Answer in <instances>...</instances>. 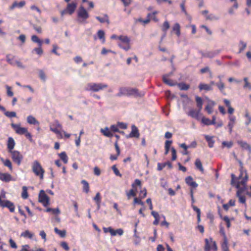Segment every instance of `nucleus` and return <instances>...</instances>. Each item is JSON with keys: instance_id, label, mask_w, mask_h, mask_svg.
I'll list each match as a JSON object with an SVG mask.
<instances>
[{"instance_id": "nucleus-1", "label": "nucleus", "mask_w": 251, "mask_h": 251, "mask_svg": "<svg viewBox=\"0 0 251 251\" xmlns=\"http://www.w3.org/2000/svg\"><path fill=\"white\" fill-rule=\"evenodd\" d=\"M241 166L240 175L239 176L238 181L236 184V187L238 190L245 191L247 189V182L248 180V176L246 171H243V163L241 161H239Z\"/></svg>"}, {"instance_id": "nucleus-2", "label": "nucleus", "mask_w": 251, "mask_h": 251, "mask_svg": "<svg viewBox=\"0 0 251 251\" xmlns=\"http://www.w3.org/2000/svg\"><path fill=\"white\" fill-rule=\"evenodd\" d=\"M144 92H139L136 88H132L129 87H121L119 89V92L117 94V96L121 97L122 96H133L136 98L142 97L144 96Z\"/></svg>"}, {"instance_id": "nucleus-3", "label": "nucleus", "mask_w": 251, "mask_h": 251, "mask_svg": "<svg viewBox=\"0 0 251 251\" xmlns=\"http://www.w3.org/2000/svg\"><path fill=\"white\" fill-rule=\"evenodd\" d=\"M77 21L79 23H85L86 21L89 17V14L86 9L83 6H80L77 11Z\"/></svg>"}, {"instance_id": "nucleus-4", "label": "nucleus", "mask_w": 251, "mask_h": 251, "mask_svg": "<svg viewBox=\"0 0 251 251\" xmlns=\"http://www.w3.org/2000/svg\"><path fill=\"white\" fill-rule=\"evenodd\" d=\"M107 87L108 85L104 83H89L87 84L85 89L88 91L98 92Z\"/></svg>"}, {"instance_id": "nucleus-5", "label": "nucleus", "mask_w": 251, "mask_h": 251, "mask_svg": "<svg viewBox=\"0 0 251 251\" xmlns=\"http://www.w3.org/2000/svg\"><path fill=\"white\" fill-rule=\"evenodd\" d=\"M32 170L35 175L36 176H39L41 179L44 178L45 170L38 161L35 160L33 162L32 166Z\"/></svg>"}, {"instance_id": "nucleus-6", "label": "nucleus", "mask_w": 251, "mask_h": 251, "mask_svg": "<svg viewBox=\"0 0 251 251\" xmlns=\"http://www.w3.org/2000/svg\"><path fill=\"white\" fill-rule=\"evenodd\" d=\"M62 128V125L59 123L58 120L54 121L53 123L50 126V130L57 135H58L61 138L62 137V133L59 130Z\"/></svg>"}, {"instance_id": "nucleus-7", "label": "nucleus", "mask_w": 251, "mask_h": 251, "mask_svg": "<svg viewBox=\"0 0 251 251\" xmlns=\"http://www.w3.org/2000/svg\"><path fill=\"white\" fill-rule=\"evenodd\" d=\"M39 201L47 207L50 204V199L43 190H41L39 194Z\"/></svg>"}, {"instance_id": "nucleus-8", "label": "nucleus", "mask_w": 251, "mask_h": 251, "mask_svg": "<svg viewBox=\"0 0 251 251\" xmlns=\"http://www.w3.org/2000/svg\"><path fill=\"white\" fill-rule=\"evenodd\" d=\"M0 207L8 208L10 212H14L15 211V205L13 202L8 200H2L0 196Z\"/></svg>"}, {"instance_id": "nucleus-9", "label": "nucleus", "mask_w": 251, "mask_h": 251, "mask_svg": "<svg viewBox=\"0 0 251 251\" xmlns=\"http://www.w3.org/2000/svg\"><path fill=\"white\" fill-rule=\"evenodd\" d=\"M11 154V157L13 161L16 163L18 166L21 163L22 160H23V155L17 151H13L10 152Z\"/></svg>"}, {"instance_id": "nucleus-10", "label": "nucleus", "mask_w": 251, "mask_h": 251, "mask_svg": "<svg viewBox=\"0 0 251 251\" xmlns=\"http://www.w3.org/2000/svg\"><path fill=\"white\" fill-rule=\"evenodd\" d=\"M11 126L15 130V132L20 135L24 134L27 131V128L25 127H22L20 126V125L12 124Z\"/></svg>"}, {"instance_id": "nucleus-11", "label": "nucleus", "mask_w": 251, "mask_h": 251, "mask_svg": "<svg viewBox=\"0 0 251 251\" xmlns=\"http://www.w3.org/2000/svg\"><path fill=\"white\" fill-rule=\"evenodd\" d=\"M131 128H132L131 132H130V133L129 135H126V138H132V137L138 138L139 137L140 134L139 133V130H138L137 127L135 126L132 125Z\"/></svg>"}, {"instance_id": "nucleus-12", "label": "nucleus", "mask_w": 251, "mask_h": 251, "mask_svg": "<svg viewBox=\"0 0 251 251\" xmlns=\"http://www.w3.org/2000/svg\"><path fill=\"white\" fill-rule=\"evenodd\" d=\"M76 6L77 4L75 2H73L71 3H68L66 9L69 14L72 15L75 12Z\"/></svg>"}, {"instance_id": "nucleus-13", "label": "nucleus", "mask_w": 251, "mask_h": 251, "mask_svg": "<svg viewBox=\"0 0 251 251\" xmlns=\"http://www.w3.org/2000/svg\"><path fill=\"white\" fill-rule=\"evenodd\" d=\"M201 111V110L199 109L198 110L191 109L189 112L187 113V115L190 117L195 118L197 120H199Z\"/></svg>"}, {"instance_id": "nucleus-14", "label": "nucleus", "mask_w": 251, "mask_h": 251, "mask_svg": "<svg viewBox=\"0 0 251 251\" xmlns=\"http://www.w3.org/2000/svg\"><path fill=\"white\" fill-rule=\"evenodd\" d=\"M25 5V0H22L19 2H17L16 1H14L12 4L9 6V9L10 10H12L15 8H21Z\"/></svg>"}, {"instance_id": "nucleus-15", "label": "nucleus", "mask_w": 251, "mask_h": 251, "mask_svg": "<svg viewBox=\"0 0 251 251\" xmlns=\"http://www.w3.org/2000/svg\"><path fill=\"white\" fill-rule=\"evenodd\" d=\"M185 182L188 185L194 188L197 187L198 186V184L196 182L194 181L193 177L191 176H187L185 178Z\"/></svg>"}, {"instance_id": "nucleus-16", "label": "nucleus", "mask_w": 251, "mask_h": 251, "mask_svg": "<svg viewBox=\"0 0 251 251\" xmlns=\"http://www.w3.org/2000/svg\"><path fill=\"white\" fill-rule=\"evenodd\" d=\"M0 180L8 182L12 180L11 176L7 173H0Z\"/></svg>"}, {"instance_id": "nucleus-17", "label": "nucleus", "mask_w": 251, "mask_h": 251, "mask_svg": "<svg viewBox=\"0 0 251 251\" xmlns=\"http://www.w3.org/2000/svg\"><path fill=\"white\" fill-rule=\"evenodd\" d=\"M215 103L214 101L209 100L208 104L205 106V110L208 113L210 114L213 112V107L214 106Z\"/></svg>"}, {"instance_id": "nucleus-18", "label": "nucleus", "mask_w": 251, "mask_h": 251, "mask_svg": "<svg viewBox=\"0 0 251 251\" xmlns=\"http://www.w3.org/2000/svg\"><path fill=\"white\" fill-rule=\"evenodd\" d=\"M15 143L14 139L12 137H9L7 142V149L8 151H12V150L14 149Z\"/></svg>"}, {"instance_id": "nucleus-19", "label": "nucleus", "mask_w": 251, "mask_h": 251, "mask_svg": "<svg viewBox=\"0 0 251 251\" xmlns=\"http://www.w3.org/2000/svg\"><path fill=\"white\" fill-rule=\"evenodd\" d=\"M169 28H170L169 23L167 21H165L164 22V23L163 24V25L161 27V29L164 32V33L161 37V41H162L163 39L165 37L166 31Z\"/></svg>"}, {"instance_id": "nucleus-20", "label": "nucleus", "mask_w": 251, "mask_h": 251, "mask_svg": "<svg viewBox=\"0 0 251 251\" xmlns=\"http://www.w3.org/2000/svg\"><path fill=\"white\" fill-rule=\"evenodd\" d=\"M237 143L244 149L249 151L250 152H251V147L246 142L243 141H238Z\"/></svg>"}, {"instance_id": "nucleus-21", "label": "nucleus", "mask_w": 251, "mask_h": 251, "mask_svg": "<svg viewBox=\"0 0 251 251\" xmlns=\"http://www.w3.org/2000/svg\"><path fill=\"white\" fill-rule=\"evenodd\" d=\"M199 88L200 91L205 90L206 91H212L213 87L211 86H209V84L201 83L199 85Z\"/></svg>"}, {"instance_id": "nucleus-22", "label": "nucleus", "mask_w": 251, "mask_h": 251, "mask_svg": "<svg viewBox=\"0 0 251 251\" xmlns=\"http://www.w3.org/2000/svg\"><path fill=\"white\" fill-rule=\"evenodd\" d=\"M110 130V128L107 127H105L104 128L100 129V132L106 137H111L113 136V134L111 133Z\"/></svg>"}, {"instance_id": "nucleus-23", "label": "nucleus", "mask_w": 251, "mask_h": 251, "mask_svg": "<svg viewBox=\"0 0 251 251\" xmlns=\"http://www.w3.org/2000/svg\"><path fill=\"white\" fill-rule=\"evenodd\" d=\"M200 53L201 54L202 57L213 58L216 55V52L214 51H206L204 52L201 51Z\"/></svg>"}, {"instance_id": "nucleus-24", "label": "nucleus", "mask_w": 251, "mask_h": 251, "mask_svg": "<svg viewBox=\"0 0 251 251\" xmlns=\"http://www.w3.org/2000/svg\"><path fill=\"white\" fill-rule=\"evenodd\" d=\"M6 61L12 66L16 65L17 60L15 59V57L11 54H7L6 56Z\"/></svg>"}, {"instance_id": "nucleus-25", "label": "nucleus", "mask_w": 251, "mask_h": 251, "mask_svg": "<svg viewBox=\"0 0 251 251\" xmlns=\"http://www.w3.org/2000/svg\"><path fill=\"white\" fill-rule=\"evenodd\" d=\"M166 165H168V168L169 169L172 168V165L171 163L169 161H168L165 163H157V170L158 171H161L164 167L166 166Z\"/></svg>"}, {"instance_id": "nucleus-26", "label": "nucleus", "mask_w": 251, "mask_h": 251, "mask_svg": "<svg viewBox=\"0 0 251 251\" xmlns=\"http://www.w3.org/2000/svg\"><path fill=\"white\" fill-rule=\"evenodd\" d=\"M172 31L176 32L177 37H179L181 34L180 25L177 23L175 24L172 27Z\"/></svg>"}, {"instance_id": "nucleus-27", "label": "nucleus", "mask_w": 251, "mask_h": 251, "mask_svg": "<svg viewBox=\"0 0 251 251\" xmlns=\"http://www.w3.org/2000/svg\"><path fill=\"white\" fill-rule=\"evenodd\" d=\"M162 80L164 83L171 86H175L177 84L176 82H174L169 78H166V76H162Z\"/></svg>"}, {"instance_id": "nucleus-28", "label": "nucleus", "mask_w": 251, "mask_h": 251, "mask_svg": "<svg viewBox=\"0 0 251 251\" xmlns=\"http://www.w3.org/2000/svg\"><path fill=\"white\" fill-rule=\"evenodd\" d=\"M27 122L30 125H39V122L33 116L30 115L27 117Z\"/></svg>"}, {"instance_id": "nucleus-29", "label": "nucleus", "mask_w": 251, "mask_h": 251, "mask_svg": "<svg viewBox=\"0 0 251 251\" xmlns=\"http://www.w3.org/2000/svg\"><path fill=\"white\" fill-rule=\"evenodd\" d=\"M244 191L238 190L237 196L239 198V201L240 203L246 204V197L241 194Z\"/></svg>"}, {"instance_id": "nucleus-30", "label": "nucleus", "mask_w": 251, "mask_h": 251, "mask_svg": "<svg viewBox=\"0 0 251 251\" xmlns=\"http://www.w3.org/2000/svg\"><path fill=\"white\" fill-rule=\"evenodd\" d=\"M96 18L101 23H106L107 24H109L110 23L108 16L106 14H105L102 18L97 16Z\"/></svg>"}, {"instance_id": "nucleus-31", "label": "nucleus", "mask_w": 251, "mask_h": 251, "mask_svg": "<svg viewBox=\"0 0 251 251\" xmlns=\"http://www.w3.org/2000/svg\"><path fill=\"white\" fill-rule=\"evenodd\" d=\"M195 165L197 169L200 170L202 173L204 172V169L202 167V163L199 158L196 159L195 162Z\"/></svg>"}, {"instance_id": "nucleus-32", "label": "nucleus", "mask_w": 251, "mask_h": 251, "mask_svg": "<svg viewBox=\"0 0 251 251\" xmlns=\"http://www.w3.org/2000/svg\"><path fill=\"white\" fill-rule=\"evenodd\" d=\"M83 184V191L86 193H88L90 190V187L88 182L85 180H82L81 181Z\"/></svg>"}, {"instance_id": "nucleus-33", "label": "nucleus", "mask_w": 251, "mask_h": 251, "mask_svg": "<svg viewBox=\"0 0 251 251\" xmlns=\"http://www.w3.org/2000/svg\"><path fill=\"white\" fill-rule=\"evenodd\" d=\"M179 89L181 90H187L190 88V85L184 82L176 84Z\"/></svg>"}, {"instance_id": "nucleus-34", "label": "nucleus", "mask_w": 251, "mask_h": 251, "mask_svg": "<svg viewBox=\"0 0 251 251\" xmlns=\"http://www.w3.org/2000/svg\"><path fill=\"white\" fill-rule=\"evenodd\" d=\"M21 236L25 238L31 239L33 237L34 234L30 232L29 230H26L25 232H22Z\"/></svg>"}, {"instance_id": "nucleus-35", "label": "nucleus", "mask_w": 251, "mask_h": 251, "mask_svg": "<svg viewBox=\"0 0 251 251\" xmlns=\"http://www.w3.org/2000/svg\"><path fill=\"white\" fill-rule=\"evenodd\" d=\"M205 140L208 142V145L209 148H212L214 146V141L212 139V137L208 135L204 136Z\"/></svg>"}, {"instance_id": "nucleus-36", "label": "nucleus", "mask_w": 251, "mask_h": 251, "mask_svg": "<svg viewBox=\"0 0 251 251\" xmlns=\"http://www.w3.org/2000/svg\"><path fill=\"white\" fill-rule=\"evenodd\" d=\"M31 40L34 43L38 44L39 46H42L43 44V41L40 40L37 36L34 35L31 36Z\"/></svg>"}, {"instance_id": "nucleus-37", "label": "nucleus", "mask_w": 251, "mask_h": 251, "mask_svg": "<svg viewBox=\"0 0 251 251\" xmlns=\"http://www.w3.org/2000/svg\"><path fill=\"white\" fill-rule=\"evenodd\" d=\"M196 101L197 102V106L198 107V109L201 110L202 109L203 104L202 99L199 96H196Z\"/></svg>"}, {"instance_id": "nucleus-38", "label": "nucleus", "mask_w": 251, "mask_h": 251, "mask_svg": "<svg viewBox=\"0 0 251 251\" xmlns=\"http://www.w3.org/2000/svg\"><path fill=\"white\" fill-rule=\"evenodd\" d=\"M118 39L121 41L120 43L129 44L130 40L127 36H120Z\"/></svg>"}, {"instance_id": "nucleus-39", "label": "nucleus", "mask_w": 251, "mask_h": 251, "mask_svg": "<svg viewBox=\"0 0 251 251\" xmlns=\"http://www.w3.org/2000/svg\"><path fill=\"white\" fill-rule=\"evenodd\" d=\"M47 212H51L53 214H59L60 213V211L58 208H48L46 210Z\"/></svg>"}, {"instance_id": "nucleus-40", "label": "nucleus", "mask_w": 251, "mask_h": 251, "mask_svg": "<svg viewBox=\"0 0 251 251\" xmlns=\"http://www.w3.org/2000/svg\"><path fill=\"white\" fill-rule=\"evenodd\" d=\"M60 158L63 161L65 164L68 162V157L65 152H62L59 154Z\"/></svg>"}, {"instance_id": "nucleus-41", "label": "nucleus", "mask_w": 251, "mask_h": 251, "mask_svg": "<svg viewBox=\"0 0 251 251\" xmlns=\"http://www.w3.org/2000/svg\"><path fill=\"white\" fill-rule=\"evenodd\" d=\"M233 144V143L232 141H230V142L223 141L222 143V148L223 149L225 147H227V148L229 149L232 147Z\"/></svg>"}, {"instance_id": "nucleus-42", "label": "nucleus", "mask_w": 251, "mask_h": 251, "mask_svg": "<svg viewBox=\"0 0 251 251\" xmlns=\"http://www.w3.org/2000/svg\"><path fill=\"white\" fill-rule=\"evenodd\" d=\"M22 197L24 199H26L28 198V195L27 193V188L26 186H23L22 188Z\"/></svg>"}, {"instance_id": "nucleus-43", "label": "nucleus", "mask_w": 251, "mask_h": 251, "mask_svg": "<svg viewBox=\"0 0 251 251\" xmlns=\"http://www.w3.org/2000/svg\"><path fill=\"white\" fill-rule=\"evenodd\" d=\"M54 231L56 234H58L61 237H64L66 235V231L64 230H60L58 229L57 227H55Z\"/></svg>"}, {"instance_id": "nucleus-44", "label": "nucleus", "mask_w": 251, "mask_h": 251, "mask_svg": "<svg viewBox=\"0 0 251 251\" xmlns=\"http://www.w3.org/2000/svg\"><path fill=\"white\" fill-rule=\"evenodd\" d=\"M239 51L240 53L242 52L247 47V44L243 41H240L239 45Z\"/></svg>"}, {"instance_id": "nucleus-45", "label": "nucleus", "mask_w": 251, "mask_h": 251, "mask_svg": "<svg viewBox=\"0 0 251 251\" xmlns=\"http://www.w3.org/2000/svg\"><path fill=\"white\" fill-rule=\"evenodd\" d=\"M157 11H155L151 13H149L148 14L147 17L149 18L150 19H152L155 22H157L158 19L155 16V15L157 14Z\"/></svg>"}, {"instance_id": "nucleus-46", "label": "nucleus", "mask_w": 251, "mask_h": 251, "mask_svg": "<svg viewBox=\"0 0 251 251\" xmlns=\"http://www.w3.org/2000/svg\"><path fill=\"white\" fill-rule=\"evenodd\" d=\"M118 46L122 49L127 51L130 49V46L129 44L118 43Z\"/></svg>"}, {"instance_id": "nucleus-47", "label": "nucleus", "mask_w": 251, "mask_h": 251, "mask_svg": "<svg viewBox=\"0 0 251 251\" xmlns=\"http://www.w3.org/2000/svg\"><path fill=\"white\" fill-rule=\"evenodd\" d=\"M219 19V18L215 16L213 14H210L206 16V20L213 21V20H217Z\"/></svg>"}, {"instance_id": "nucleus-48", "label": "nucleus", "mask_w": 251, "mask_h": 251, "mask_svg": "<svg viewBox=\"0 0 251 251\" xmlns=\"http://www.w3.org/2000/svg\"><path fill=\"white\" fill-rule=\"evenodd\" d=\"M103 230L104 233L109 232L112 236H114L115 234L114 232V229L111 227H103Z\"/></svg>"}, {"instance_id": "nucleus-49", "label": "nucleus", "mask_w": 251, "mask_h": 251, "mask_svg": "<svg viewBox=\"0 0 251 251\" xmlns=\"http://www.w3.org/2000/svg\"><path fill=\"white\" fill-rule=\"evenodd\" d=\"M98 36L100 39L102 40V42H104V32L102 30H100L97 33Z\"/></svg>"}, {"instance_id": "nucleus-50", "label": "nucleus", "mask_w": 251, "mask_h": 251, "mask_svg": "<svg viewBox=\"0 0 251 251\" xmlns=\"http://www.w3.org/2000/svg\"><path fill=\"white\" fill-rule=\"evenodd\" d=\"M137 186H138L140 187L141 186V181L138 179H135L134 182L132 184V187L133 189H134L135 190V191H137V189H136Z\"/></svg>"}, {"instance_id": "nucleus-51", "label": "nucleus", "mask_w": 251, "mask_h": 251, "mask_svg": "<svg viewBox=\"0 0 251 251\" xmlns=\"http://www.w3.org/2000/svg\"><path fill=\"white\" fill-rule=\"evenodd\" d=\"M222 249L223 251H229L227 246V239L224 240V242L222 245Z\"/></svg>"}, {"instance_id": "nucleus-52", "label": "nucleus", "mask_w": 251, "mask_h": 251, "mask_svg": "<svg viewBox=\"0 0 251 251\" xmlns=\"http://www.w3.org/2000/svg\"><path fill=\"white\" fill-rule=\"evenodd\" d=\"M1 160L3 161V164L5 166L8 167L10 170H12V164L9 160L6 159L5 160H4L3 159H1Z\"/></svg>"}, {"instance_id": "nucleus-53", "label": "nucleus", "mask_w": 251, "mask_h": 251, "mask_svg": "<svg viewBox=\"0 0 251 251\" xmlns=\"http://www.w3.org/2000/svg\"><path fill=\"white\" fill-rule=\"evenodd\" d=\"M147 190L146 188H144L143 190H141L140 192L139 198L141 199H143L147 196Z\"/></svg>"}, {"instance_id": "nucleus-54", "label": "nucleus", "mask_w": 251, "mask_h": 251, "mask_svg": "<svg viewBox=\"0 0 251 251\" xmlns=\"http://www.w3.org/2000/svg\"><path fill=\"white\" fill-rule=\"evenodd\" d=\"M244 81L245 82V85H244V88H248L249 89H251V84L248 81V78L247 77H245L244 78Z\"/></svg>"}, {"instance_id": "nucleus-55", "label": "nucleus", "mask_w": 251, "mask_h": 251, "mask_svg": "<svg viewBox=\"0 0 251 251\" xmlns=\"http://www.w3.org/2000/svg\"><path fill=\"white\" fill-rule=\"evenodd\" d=\"M3 112H4V115L9 118L15 117L16 116V114L15 112L6 111V110Z\"/></svg>"}, {"instance_id": "nucleus-56", "label": "nucleus", "mask_w": 251, "mask_h": 251, "mask_svg": "<svg viewBox=\"0 0 251 251\" xmlns=\"http://www.w3.org/2000/svg\"><path fill=\"white\" fill-rule=\"evenodd\" d=\"M33 51H35L36 53L39 55H42L43 53V50L42 49V46H39L38 48H34L32 50V52Z\"/></svg>"}, {"instance_id": "nucleus-57", "label": "nucleus", "mask_w": 251, "mask_h": 251, "mask_svg": "<svg viewBox=\"0 0 251 251\" xmlns=\"http://www.w3.org/2000/svg\"><path fill=\"white\" fill-rule=\"evenodd\" d=\"M112 169L116 176H119L120 177L122 176V174L120 173L119 171L117 168L116 165H114L112 166Z\"/></svg>"}, {"instance_id": "nucleus-58", "label": "nucleus", "mask_w": 251, "mask_h": 251, "mask_svg": "<svg viewBox=\"0 0 251 251\" xmlns=\"http://www.w3.org/2000/svg\"><path fill=\"white\" fill-rule=\"evenodd\" d=\"M134 189H132L130 190L128 193H127V196L128 198V199H129L130 198L131 196L135 197L136 195V193L135 192V190H134Z\"/></svg>"}, {"instance_id": "nucleus-59", "label": "nucleus", "mask_w": 251, "mask_h": 251, "mask_svg": "<svg viewBox=\"0 0 251 251\" xmlns=\"http://www.w3.org/2000/svg\"><path fill=\"white\" fill-rule=\"evenodd\" d=\"M93 200L96 202V203L101 202V197L99 192H98L96 194L95 197L93 198Z\"/></svg>"}, {"instance_id": "nucleus-60", "label": "nucleus", "mask_w": 251, "mask_h": 251, "mask_svg": "<svg viewBox=\"0 0 251 251\" xmlns=\"http://www.w3.org/2000/svg\"><path fill=\"white\" fill-rule=\"evenodd\" d=\"M133 237L134 238V239L133 240L134 243L136 245H138L141 241L140 238L137 235V234H134Z\"/></svg>"}, {"instance_id": "nucleus-61", "label": "nucleus", "mask_w": 251, "mask_h": 251, "mask_svg": "<svg viewBox=\"0 0 251 251\" xmlns=\"http://www.w3.org/2000/svg\"><path fill=\"white\" fill-rule=\"evenodd\" d=\"M201 122L205 125H211L210 120L208 118L202 117L201 118Z\"/></svg>"}, {"instance_id": "nucleus-62", "label": "nucleus", "mask_w": 251, "mask_h": 251, "mask_svg": "<svg viewBox=\"0 0 251 251\" xmlns=\"http://www.w3.org/2000/svg\"><path fill=\"white\" fill-rule=\"evenodd\" d=\"M139 204L142 206H144L145 204L143 201H142V199H141L140 198H135L134 199V204Z\"/></svg>"}, {"instance_id": "nucleus-63", "label": "nucleus", "mask_w": 251, "mask_h": 251, "mask_svg": "<svg viewBox=\"0 0 251 251\" xmlns=\"http://www.w3.org/2000/svg\"><path fill=\"white\" fill-rule=\"evenodd\" d=\"M200 72L201 74H204L205 73H208L210 75L212 74V72L209 69V68L208 67H205L203 68H202L200 70Z\"/></svg>"}, {"instance_id": "nucleus-64", "label": "nucleus", "mask_w": 251, "mask_h": 251, "mask_svg": "<svg viewBox=\"0 0 251 251\" xmlns=\"http://www.w3.org/2000/svg\"><path fill=\"white\" fill-rule=\"evenodd\" d=\"M216 85L217 86V87L219 89V90L221 91H222L225 88L224 83L222 82L221 80L219 82L216 83Z\"/></svg>"}]
</instances>
